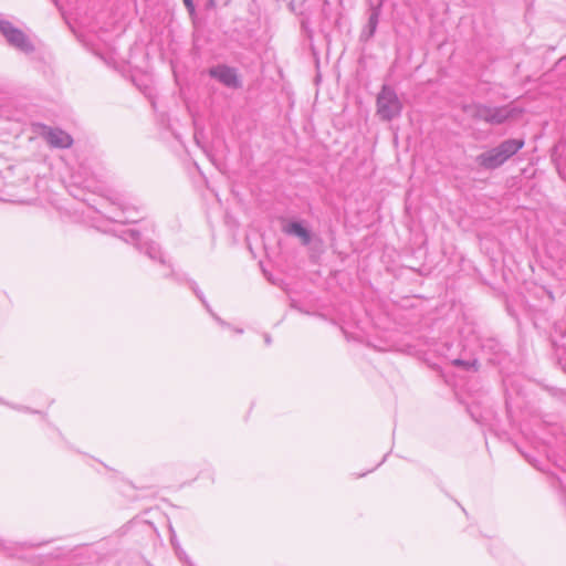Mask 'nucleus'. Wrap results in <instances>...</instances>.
Listing matches in <instances>:
<instances>
[{"label": "nucleus", "mask_w": 566, "mask_h": 566, "mask_svg": "<svg viewBox=\"0 0 566 566\" xmlns=\"http://www.w3.org/2000/svg\"><path fill=\"white\" fill-rule=\"evenodd\" d=\"M524 146L523 139H506L494 148L476 156V164L488 170L501 167Z\"/></svg>", "instance_id": "nucleus-1"}, {"label": "nucleus", "mask_w": 566, "mask_h": 566, "mask_svg": "<svg viewBox=\"0 0 566 566\" xmlns=\"http://www.w3.org/2000/svg\"><path fill=\"white\" fill-rule=\"evenodd\" d=\"M264 339H265V343H266L268 345L271 343V338H270V336H269V335H266Z\"/></svg>", "instance_id": "nucleus-14"}, {"label": "nucleus", "mask_w": 566, "mask_h": 566, "mask_svg": "<svg viewBox=\"0 0 566 566\" xmlns=\"http://www.w3.org/2000/svg\"><path fill=\"white\" fill-rule=\"evenodd\" d=\"M0 32L12 48L23 53L33 51L34 48L29 38L11 22L0 19Z\"/></svg>", "instance_id": "nucleus-4"}, {"label": "nucleus", "mask_w": 566, "mask_h": 566, "mask_svg": "<svg viewBox=\"0 0 566 566\" xmlns=\"http://www.w3.org/2000/svg\"><path fill=\"white\" fill-rule=\"evenodd\" d=\"M193 291L196 292L197 296L201 300V302L206 305V307H208L202 294H200L197 290H193Z\"/></svg>", "instance_id": "nucleus-13"}, {"label": "nucleus", "mask_w": 566, "mask_h": 566, "mask_svg": "<svg viewBox=\"0 0 566 566\" xmlns=\"http://www.w3.org/2000/svg\"><path fill=\"white\" fill-rule=\"evenodd\" d=\"M143 249H145V253L150 258V259H158L160 258V249L159 247L154 243V242H146L144 243V247Z\"/></svg>", "instance_id": "nucleus-8"}, {"label": "nucleus", "mask_w": 566, "mask_h": 566, "mask_svg": "<svg viewBox=\"0 0 566 566\" xmlns=\"http://www.w3.org/2000/svg\"><path fill=\"white\" fill-rule=\"evenodd\" d=\"M376 104L377 115L387 122L398 117L402 109V104L396 92L387 85H384L379 92Z\"/></svg>", "instance_id": "nucleus-3"}, {"label": "nucleus", "mask_w": 566, "mask_h": 566, "mask_svg": "<svg viewBox=\"0 0 566 566\" xmlns=\"http://www.w3.org/2000/svg\"><path fill=\"white\" fill-rule=\"evenodd\" d=\"M123 240L139 245V232L134 229H128L123 232Z\"/></svg>", "instance_id": "nucleus-9"}, {"label": "nucleus", "mask_w": 566, "mask_h": 566, "mask_svg": "<svg viewBox=\"0 0 566 566\" xmlns=\"http://www.w3.org/2000/svg\"><path fill=\"white\" fill-rule=\"evenodd\" d=\"M453 364L455 366H460V367H463V368H469V366H470V364L468 361H464V360H461V359L453 360Z\"/></svg>", "instance_id": "nucleus-11"}, {"label": "nucleus", "mask_w": 566, "mask_h": 566, "mask_svg": "<svg viewBox=\"0 0 566 566\" xmlns=\"http://www.w3.org/2000/svg\"><path fill=\"white\" fill-rule=\"evenodd\" d=\"M378 23V14L377 12H373L369 17L368 27H369V35H371L376 29V25Z\"/></svg>", "instance_id": "nucleus-10"}, {"label": "nucleus", "mask_w": 566, "mask_h": 566, "mask_svg": "<svg viewBox=\"0 0 566 566\" xmlns=\"http://www.w3.org/2000/svg\"><path fill=\"white\" fill-rule=\"evenodd\" d=\"M237 333L241 334L243 331L242 329H235Z\"/></svg>", "instance_id": "nucleus-16"}, {"label": "nucleus", "mask_w": 566, "mask_h": 566, "mask_svg": "<svg viewBox=\"0 0 566 566\" xmlns=\"http://www.w3.org/2000/svg\"><path fill=\"white\" fill-rule=\"evenodd\" d=\"M44 137L51 146L57 148H67L73 142L67 133L59 128H48L44 132Z\"/></svg>", "instance_id": "nucleus-6"}, {"label": "nucleus", "mask_w": 566, "mask_h": 566, "mask_svg": "<svg viewBox=\"0 0 566 566\" xmlns=\"http://www.w3.org/2000/svg\"><path fill=\"white\" fill-rule=\"evenodd\" d=\"M209 73L212 77L217 78L219 82H221L223 85L228 87L237 88L240 86V81L238 78L237 72L232 67L219 65L212 67L209 71Z\"/></svg>", "instance_id": "nucleus-5"}, {"label": "nucleus", "mask_w": 566, "mask_h": 566, "mask_svg": "<svg viewBox=\"0 0 566 566\" xmlns=\"http://www.w3.org/2000/svg\"><path fill=\"white\" fill-rule=\"evenodd\" d=\"M285 232L287 234L295 235V237L300 238V240L302 241V243L304 245H306V244H308L311 242V233H310V231L306 228H304L302 226V223H300L297 221L289 223L285 227Z\"/></svg>", "instance_id": "nucleus-7"}, {"label": "nucleus", "mask_w": 566, "mask_h": 566, "mask_svg": "<svg viewBox=\"0 0 566 566\" xmlns=\"http://www.w3.org/2000/svg\"><path fill=\"white\" fill-rule=\"evenodd\" d=\"M216 318H217V321H218L220 324L224 325V322H223V321H221V318H219V317H216Z\"/></svg>", "instance_id": "nucleus-15"}, {"label": "nucleus", "mask_w": 566, "mask_h": 566, "mask_svg": "<svg viewBox=\"0 0 566 566\" xmlns=\"http://www.w3.org/2000/svg\"><path fill=\"white\" fill-rule=\"evenodd\" d=\"M463 113L472 119L483 120L491 125H500L513 116L514 108L510 106L492 107L472 103L462 107Z\"/></svg>", "instance_id": "nucleus-2"}, {"label": "nucleus", "mask_w": 566, "mask_h": 566, "mask_svg": "<svg viewBox=\"0 0 566 566\" xmlns=\"http://www.w3.org/2000/svg\"><path fill=\"white\" fill-rule=\"evenodd\" d=\"M186 8L189 10V12H193L195 11V6H193V2L192 0H182Z\"/></svg>", "instance_id": "nucleus-12"}]
</instances>
